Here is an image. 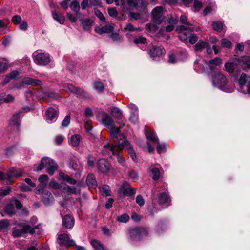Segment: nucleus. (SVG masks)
<instances>
[{
	"instance_id": "20e7f679",
	"label": "nucleus",
	"mask_w": 250,
	"mask_h": 250,
	"mask_svg": "<svg viewBox=\"0 0 250 250\" xmlns=\"http://www.w3.org/2000/svg\"><path fill=\"white\" fill-rule=\"evenodd\" d=\"M44 167H47V173L52 175L55 171L57 169L58 166L54 160L48 157H44L42 158L41 163L38 167L37 170L41 171Z\"/></svg>"
},
{
	"instance_id": "bf43d9fd",
	"label": "nucleus",
	"mask_w": 250,
	"mask_h": 250,
	"mask_svg": "<svg viewBox=\"0 0 250 250\" xmlns=\"http://www.w3.org/2000/svg\"><path fill=\"white\" fill-rule=\"evenodd\" d=\"M9 225V223L7 220H2L0 221V230L6 229Z\"/></svg>"
},
{
	"instance_id": "412c9836",
	"label": "nucleus",
	"mask_w": 250,
	"mask_h": 250,
	"mask_svg": "<svg viewBox=\"0 0 250 250\" xmlns=\"http://www.w3.org/2000/svg\"><path fill=\"white\" fill-rule=\"evenodd\" d=\"M42 200L44 204L48 205L53 201V197L51 193L47 190H44L41 191Z\"/></svg>"
},
{
	"instance_id": "de8ad7c7",
	"label": "nucleus",
	"mask_w": 250,
	"mask_h": 250,
	"mask_svg": "<svg viewBox=\"0 0 250 250\" xmlns=\"http://www.w3.org/2000/svg\"><path fill=\"white\" fill-rule=\"evenodd\" d=\"M225 68L227 72L232 73L234 70V64L233 63L227 62L225 64Z\"/></svg>"
},
{
	"instance_id": "864d4df0",
	"label": "nucleus",
	"mask_w": 250,
	"mask_h": 250,
	"mask_svg": "<svg viewBox=\"0 0 250 250\" xmlns=\"http://www.w3.org/2000/svg\"><path fill=\"white\" fill-rule=\"evenodd\" d=\"M46 186V183H40V184L36 188V193L37 194H41V191L44 190V188Z\"/></svg>"
},
{
	"instance_id": "69168bd1",
	"label": "nucleus",
	"mask_w": 250,
	"mask_h": 250,
	"mask_svg": "<svg viewBox=\"0 0 250 250\" xmlns=\"http://www.w3.org/2000/svg\"><path fill=\"white\" fill-rule=\"evenodd\" d=\"M95 14L96 16L99 18V19L103 21H105V18L104 15L101 12V11L99 10H95Z\"/></svg>"
},
{
	"instance_id": "5fc2aeb1",
	"label": "nucleus",
	"mask_w": 250,
	"mask_h": 250,
	"mask_svg": "<svg viewBox=\"0 0 250 250\" xmlns=\"http://www.w3.org/2000/svg\"><path fill=\"white\" fill-rule=\"evenodd\" d=\"M134 42L136 44H145L146 42V39L143 37H139L134 40Z\"/></svg>"
},
{
	"instance_id": "603ef678",
	"label": "nucleus",
	"mask_w": 250,
	"mask_h": 250,
	"mask_svg": "<svg viewBox=\"0 0 250 250\" xmlns=\"http://www.w3.org/2000/svg\"><path fill=\"white\" fill-rule=\"evenodd\" d=\"M166 151V145L165 144H159L157 147V151L158 153L161 154L164 153Z\"/></svg>"
},
{
	"instance_id": "4468645a",
	"label": "nucleus",
	"mask_w": 250,
	"mask_h": 250,
	"mask_svg": "<svg viewBox=\"0 0 250 250\" xmlns=\"http://www.w3.org/2000/svg\"><path fill=\"white\" fill-rule=\"evenodd\" d=\"M65 88L66 90H68L70 92L76 94L80 96L85 97L87 95V93L83 89L76 87L71 84H66L65 85Z\"/></svg>"
},
{
	"instance_id": "2f4dec72",
	"label": "nucleus",
	"mask_w": 250,
	"mask_h": 250,
	"mask_svg": "<svg viewBox=\"0 0 250 250\" xmlns=\"http://www.w3.org/2000/svg\"><path fill=\"white\" fill-rule=\"evenodd\" d=\"M70 167L74 170H77L79 171H82L83 169V167L80 163H78L75 160H71L69 163Z\"/></svg>"
},
{
	"instance_id": "79ce46f5",
	"label": "nucleus",
	"mask_w": 250,
	"mask_h": 250,
	"mask_svg": "<svg viewBox=\"0 0 250 250\" xmlns=\"http://www.w3.org/2000/svg\"><path fill=\"white\" fill-rule=\"evenodd\" d=\"M81 22L85 30H88L92 23L91 21L89 19L81 20Z\"/></svg>"
},
{
	"instance_id": "0e129e2a",
	"label": "nucleus",
	"mask_w": 250,
	"mask_h": 250,
	"mask_svg": "<svg viewBox=\"0 0 250 250\" xmlns=\"http://www.w3.org/2000/svg\"><path fill=\"white\" fill-rule=\"evenodd\" d=\"M193 7L196 11H199L202 7V2L198 0H195L194 2Z\"/></svg>"
},
{
	"instance_id": "c9c22d12",
	"label": "nucleus",
	"mask_w": 250,
	"mask_h": 250,
	"mask_svg": "<svg viewBox=\"0 0 250 250\" xmlns=\"http://www.w3.org/2000/svg\"><path fill=\"white\" fill-rule=\"evenodd\" d=\"M8 61L3 58H0V73L4 72L8 67Z\"/></svg>"
},
{
	"instance_id": "f257e3e1",
	"label": "nucleus",
	"mask_w": 250,
	"mask_h": 250,
	"mask_svg": "<svg viewBox=\"0 0 250 250\" xmlns=\"http://www.w3.org/2000/svg\"><path fill=\"white\" fill-rule=\"evenodd\" d=\"M125 149L128 150L131 157L134 161L136 162L137 160L136 154L124 136L118 139L117 141L114 140L110 143L104 145L102 150V153L104 155L111 156L116 154V152Z\"/></svg>"
},
{
	"instance_id": "7ed1b4c3",
	"label": "nucleus",
	"mask_w": 250,
	"mask_h": 250,
	"mask_svg": "<svg viewBox=\"0 0 250 250\" xmlns=\"http://www.w3.org/2000/svg\"><path fill=\"white\" fill-rule=\"evenodd\" d=\"M103 123L110 130V134L112 139H114L116 141L121 139L124 136L120 132V127L118 128L114 125L113 121L111 117L106 113H104L102 116Z\"/></svg>"
},
{
	"instance_id": "ddd939ff",
	"label": "nucleus",
	"mask_w": 250,
	"mask_h": 250,
	"mask_svg": "<svg viewBox=\"0 0 250 250\" xmlns=\"http://www.w3.org/2000/svg\"><path fill=\"white\" fill-rule=\"evenodd\" d=\"M137 0H120L121 4L124 11H129L131 8H136Z\"/></svg>"
},
{
	"instance_id": "f3484780",
	"label": "nucleus",
	"mask_w": 250,
	"mask_h": 250,
	"mask_svg": "<svg viewBox=\"0 0 250 250\" xmlns=\"http://www.w3.org/2000/svg\"><path fill=\"white\" fill-rule=\"evenodd\" d=\"M145 133L148 139H150L153 143L157 144L159 143L158 138L157 137L155 133L153 131L149 130L147 126H145Z\"/></svg>"
},
{
	"instance_id": "b1692460",
	"label": "nucleus",
	"mask_w": 250,
	"mask_h": 250,
	"mask_svg": "<svg viewBox=\"0 0 250 250\" xmlns=\"http://www.w3.org/2000/svg\"><path fill=\"white\" fill-rule=\"evenodd\" d=\"M63 191L68 194L80 193V189L77 188L75 187L70 186L67 185H64L62 188Z\"/></svg>"
},
{
	"instance_id": "a18cd8bd",
	"label": "nucleus",
	"mask_w": 250,
	"mask_h": 250,
	"mask_svg": "<svg viewBox=\"0 0 250 250\" xmlns=\"http://www.w3.org/2000/svg\"><path fill=\"white\" fill-rule=\"evenodd\" d=\"M152 178L154 180H157L160 178V171L158 168H153L151 169Z\"/></svg>"
},
{
	"instance_id": "e433bc0d",
	"label": "nucleus",
	"mask_w": 250,
	"mask_h": 250,
	"mask_svg": "<svg viewBox=\"0 0 250 250\" xmlns=\"http://www.w3.org/2000/svg\"><path fill=\"white\" fill-rule=\"evenodd\" d=\"M136 9H145L148 5V2L146 0H137Z\"/></svg>"
},
{
	"instance_id": "f03ea898",
	"label": "nucleus",
	"mask_w": 250,
	"mask_h": 250,
	"mask_svg": "<svg viewBox=\"0 0 250 250\" xmlns=\"http://www.w3.org/2000/svg\"><path fill=\"white\" fill-rule=\"evenodd\" d=\"M212 83L214 86L228 93L232 92L235 89L234 85L228 83L226 77L221 72H215L212 74Z\"/></svg>"
},
{
	"instance_id": "39448f33",
	"label": "nucleus",
	"mask_w": 250,
	"mask_h": 250,
	"mask_svg": "<svg viewBox=\"0 0 250 250\" xmlns=\"http://www.w3.org/2000/svg\"><path fill=\"white\" fill-rule=\"evenodd\" d=\"M38 226H32L29 224H25L22 226L21 229H14L12 232V235L14 237H20L24 236L28 232L31 234L35 233V229L37 228Z\"/></svg>"
},
{
	"instance_id": "37998d69",
	"label": "nucleus",
	"mask_w": 250,
	"mask_h": 250,
	"mask_svg": "<svg viewBox=\"0 0 250 250\" xmlns=\"http://www.w3.org/2000/svg\"><path fill=\"white\" fill-rule=\"evenodd\" d=\"M136 190L134 188H128L124 189L123 194L125 196H130L135 194Z\"/></svg>"
},
{
	"instance_id": "e2e57ef3",
	"label": "nucleus",
	"mask_w": 250,
	"mask_h": 250,
	"mask_svg": "<svg viewBox=\"0 0 250 250\" xmlns=\"http://www.w3.org/2000/svg\"><path fill=\"white\" fill-rule=\"evenodd\" d=\"M136 202L140 206H142L145 204L144 199L142 196H141V195H138L136 197Z\"/></svg>"
},
{
	"instance_id": "9d476101",
	"label": "nucleus",
	"mask_w": 250,
	"mask_h": 250,
	"mask_svg": "<svg viewBox=\"0 0 250 250\" xmlns=\"http://www.w3.org/2000/svg\"><path fill=\"white\" fill-rule=\"evenodd\" d=\"M42 84V82L35 79L29 77L25 78L22 81L15 86L18 89H21L24 85H31L33 86H40Z\"/></svg>"
},
{
	"instance_id": "338daca9",
	"label": "nucleus",
	"mask_w": 250,
	"mask_h": 250,
	"mask_svg": "<svg viewBox=\"0 0 250 250\" xmlns=\"http://www.w3.org/2000/svg\"><path fill=\"white\" fill-rule=\"evenodd\" d=\"M108 13L111 17H116L118 15V12L115 8H108Z\"/></svg>"
},
{
	"instance_id": "4d7b16f0",
	"label": "nucleus",
	"mask_w": 250,
	"mask_h": 250,
	"mask_svg": "<svg viewBox=\"0 0 250 250\" xmlns=\"http://www.w3.org/2000/svg\"><path fill=\"white\" fill-rule=\"evenodd\" d=\"M129 219V216L125 213L118 217V221L120 222L126 223Z\"/></svg>"
},
{
	"instance_id": "c756f323",
	"label": "nucleus",
	"mask_w": 250,
	"mask_h": 250,
	"mask_svg": "<svg viewBox=\"0 0 250 250\" xmlns=\"http://www.w3.org/2000/svg\"><path fill=\"white\" fill-rule=\"evenodd\" d=\"M240 65L244 68H248L250 67V58L248 56H244L241 58L239 62Z\"/></svg>"
},
{
	"instance_id": "aec40b11",
	"label": "nucleus",
	"mask_w": 250,
	"mask_h": 250,
	"mask_svg": "<svg viewBox=\"0 0 250 250\" xmlns=\"http://www.w3.org/2000/svg\"><path fill=\"white\" fill-rule=\"evenodd\" d=\"M170 201L169 196L165 192L160 193L157 195V201L160 205L168 204Z\"/></svg>"
},
{
	"instance_id": "09e8293b",
	"label": "nucleus",
	"mask_w": 250,
	"mask_h": 250,
	"mask_svg": "<svg viewBox=\"0 0 250 250\" xmlns=\"http://www.w3.org/2000/svg\"><path fill=\"white\" fill-rule=\"evenodd\" d=\"M221 42L223 47L230 48L231 47L232 43L231 42L226 39H222Z\"/></svg>"
},
{
	"instance_id": "a878e982",
	"label": "nucleus",
	"mask_w": 250,
	"mask_h": 250,
	"mask_svg": "<svg viewBox=\"0 0 250 250\" xmlns=\"http://www.w3.org/2000/svg\"><path fill=\"white\" fill-rule=\"evenodd\" d=\"M86 183L88 187L95 188L97 186V183L93 174H89L87 177Z\"/></svg>"
},
{
	"instance_id": "f8f14e48",
	"label": "nucleus",
	"mask_w": 250,
	"mask_h": 250,
	"mask_svg": "<svg viewBox=\"0 0 250 250\" xmlns=\"http://www.w3.org/2000/svg\"><path fill=\"white\" fill-rule=\"evenodd\" d=\"M247 82H248V76L244 73L242 74L238 80L240 91L244 94H248L250 95V87L246 85Z\"/></svg>"
},
{
	"instance_id": "393cba45",
	"label": "nucleus",
	"mask_w": 250,
	"mask_h": 250,
	"mask_svg": "<svg viewBox=\"0 0 250 250\" xmlns=\"http://www.w3.org/2000/svg\"><path fill=\"white\" fill-rule=\"evenodd\" d=\"M82 137L79 134L72 135L69 140V144L73 147H76L79 145Z\"/></svg>"
},
{
	"instance_id": "774afa93",
	"label": "nucleus",
	"mask_w": 250,
	"mask_h": 250,
	"mask_svg": "<svg viewBox=\"0 0 250 250\" xmlns=\"http://www.w3.org/2000/svg\"><path fill=\"white\" fill-rule=\"evenodd\" d=\"M67 17L72 22H75L77 21V17L71 13L67 14Z\"/></svg>"
},
{
	"instance_id": "a19ab883",
	"label": "nucleus",
	"mask_w": 250,
	"mask_h": 250,
	"mask_svg": "<svg viewBox=\"0 0 250 250\" xmlns=\"http://www.w3.org/2000/svg\"><path fill=\"white\" fill-rule=\"evenodd\" d=\"M99 191L103 196H108L110 195V191L108 186H103L99 188Z\"/></svg>"
},
{
	"instance_id": "1a4fd4ad",
	"label": "nucleus",
	"mask_w": 250,
	"mask_h": 250,
	"mask_svg": "<svg viewBox=\"0 0 250 250\" xmlns=\"http://www.w3.org/2000/svg\"><path fill=\"white\" fill-rule=\"evenodd\" d=\"M147 232L146 229L142 228H137L130 229L129 231L130 237L131 240H140L143 236H146Z\"/></svg>"
},
{
	"instance_id": "7c9ffc66",
	"label": "nucleus",
	"mask_w": 250,
	"mask_h": 250,
	"mask_svg": "<svg viewBox=\"0 0 250 250\" xmlns=\"http://www.w3.org/2000/svg\"><path fill=\"white\" fill-rule=\"evenodd\" d=\"M222 63V60L221 59L216 57L214 59L211 60L208 62V65L210 69H213L216 66L219 65Z\"/></svg>"
},
{
	"instance_id": "dca6fc26",
	"label": "nucleus",
	"mask_w": 250,
	"mask_h": 250,
	"mask_svg": "<svg viewBox=\"0 0 250 250\" xmlns=\"http://www.w3.org/2000/svg\"><path fill=\"white\" fill-rule=\"evenodd\" d=\"M165 53L163 47L152 46L149 49L148 54L151 57H160Z\"/></svg>"
},
{
	"instance_id": "6e6552de",
	"label": "nucleus",
	"mask_w": 250,
	"mask_h": 250,
	"mask_svg": "<svg viewBox=\"0 0 250 250\" xmlns=\"http://www.w3.org/2000/svg\"><path fill=\"white\" fill-rule=\"evenodd\" d=\"M34 58L35 63L40 65H46L50 62L49 54L45 53H38L34 55Z\"/></svg>"
},
{
	"instance_id": "cd10ccee",
	"label": "nucleus",
	"mask_w": 250,
	"mask_h": 250,
	"mask_svg": "<svg viewBox=\"0 0 250 250\" xmlns=\"http://www.w3.org/2000/svg\"><path fill=\"white\" fill-rule=\"evenodd\" d=\"M90 244L95 250H107L103 244L97 240H91Z\"/></svg>"
},
{
	"instance_id": "49530a36",
	"label": "nucleus",
	"mask_w": 250,
	"mask_h": 250,
	"mask_svg": "<svg viewBox=\"0 0 250 250\" xmlns=\"http://www.w3.org/2000/svg\"><path fill=\"white\" fill-rule=\"evenodd\" d=\"M212 27L214 30L221 32L223 29V24L220 22H214L212 24Z\"/></svg>"
},
{
	"instance_id": "bb28decb",
	"label": "nucleus",
	"mask_w": 250,
	"mask_h": 250,
	"mask_svg": "<svg viewBox=\"0 0 250 250\" xmlns=\"http://www.w3.org/2000/svg\"><path fill=\"white\" fill-rule=\"evenodd\" d=\"M21 111H19L15 113L11 118L10 120V125L12 126H16L18 127L20 124V115Z\"/></svg>"
},
{
	"instance_id": "ea45409f",
	"label": "nucleus",
	"mask_w": 250,
	"mask_h": 250,
	"mask_svg": "<svg viewBox=\"0 0 250 250\" xmlns=\"http://www.w3.org/2000/svg\"><path fill=\"white\" fill-rule=\"evenodd\" d=\"M70 7L73 11L76 12L77 14L79 13L80 7L79 2L77 0L72 1L70 5Z\"/></svg>"
},
{
	"instance_id": "9b49d317",
	"label": "nucleus",
	"mask_w": 250,
	"mask_h": 250,
	"mask_svg": "<svg viewBox=\"0 0 250 250\" xmlns=\"http://www.w3.org/2000/svg\"><path fill=\"white\" fill-rule=\"evenodd\" d=\"M177 30L180 32L179 37L180 39L183 41H186L188 39L187 35H189L191 32L193 31V28L191 26L187 27L186 25H181L177 27Z\"/></svg>"
},
{
	"instance_id": "473e14b6",
	"label": "nucleus",
	"mask_w": 250,
	"mask_h": 250,
	"mask_svg": "<svg viewBox=\"0 0 250 250\" xmlns=\"http://www.w3.org/2000/svg\"><path fill=\"white\" fill-rule=\"evenodd\" d=\"M57 111L52 107L49 108L46 112V115L50 120H53L57 116Z\"/></svg>"
},
{
	"instance_id": "a211bd4d",
	"label": "nucleus",
	"mask_w": 250,
	"mask_h": 250,
	"mask_svg": "<svg viewBox=\"0 0 250 250\" xmlns=\"http://www.w3.org/2000/svg\"><path fill=\"white\" fill-rule=\"evenodd\" d=\"M22 174V171L21 169H15L12 168L10 169L7 174V181L9 183H11L10 179L14 177H19Z\"/></svg>"
},
{
	"instance_id": "c03bdc74",
	"label": "nucleus",
	"mask_w": 250,
	"mask_h": 250,
	"mask_svg": "<svg viewBox=\"0 0 250 250\" xmlns=\"http://www.w3.org/2000/svg\"><path fill=\"white\" fill-rule=\"evenodd\" d=\"M93 86L96 90L99 92H102L104 89V86L101 82L97 81L94 82Z\"/></svg>"
},
{
	"instance_id": "13d9d810",
	"label": "nucleus",
	"mask_w": 250,
	"mask_h": 250,
	"mask_svg": "<svg viewBox=\"0 0 250 250\" xmlns=\"http://www.w3.org/2000/svg\"><path fill=\"white\" fill-rule=\"evenodd\" d=\"M2 99V103H11L13 102L15 100V97L11 94L7 95L5 98Z\"/></svg>"
},
{
	"instance_id": "58836bf2",
	"label": "nucleus",
	"mask_w": 250,
	"mask_h": 250,
	"mask_svg": "<svg viewBox=\"0 0 250 250\" xmlns=\"http://www.w3.org/2000/svg\"><path fill=\"white\" fill-rule=\"evenodd\" d=\"M207 47L208 43L201 40H200L195 45L196 51H202L203 49Z\"/></svg>"
},
{
	"instance_id": "72a5a7b5",
	"label": "nucleus",
	"mask_w": 250,
	"mask_h": 250,
	"mask_svg": "<svg viewBox=\"0 0 250 250\" xmlns=\"http://www.w3.org/2000/svg\"><path fill=\"white\" fill-rule=\"evenodd\" d=\"M60 175L63 181H66L70 184L75 185L77 183L76 180L71 178L68 175L65 174L64 173H60Z\"/></svg>"
},
{
	"instance_id": "6ab92c4d",
	"label": "nucleus",
	"mask_w": 250,
	"mask_h": 250,
	"mask_svg": "<svg viewBox=\"0 0 250 250\" xmlns=\"http://www.w3.org/2000/svg\"><path fill=\"white\" fill-rule=\"evenodd\" d=\"M75 223L74 218L69 215H65L62 219V225L67 229H71Z\"/></svg>"
},
{
	"instance_id": "0eeeda50",
	"label": "nucleus",
	"mask_w": 250,
	"mask_h": 250,
	"mask_svg": "<svg viewBox=\"0 0 250 250\" xmlns=\"http://www.w3.org/2000/svg\"><path fill=\"white\" fill-rule=\"evenodd\" d=\"M153 21L158 24L165 21L166 18L164 15L163 8L161 6H157L152 11Z\"/></svg>"
},
{
	"instance_id": "f704fd0d",
	"label": "nucleus",
	"mask_w": 250,
	"mask_h": 250,
	"mask_svg": "<svg viewBox=\"0 0 250 250\" xmlns=\"http://www.w3.org/2000/svg\"><path fill=\"white\" fill-rule=\"evenodd\" d=\"M111 115L117 119H121L122 116V111L118 108L117 107H113L111 109Z\"/></svg>"
},
{
	"instance_id": "423d86ee",
	"label": "nucleus",
	"mask_w": 250,
	"mask_h": 250,
	"mask_svg": "<svg viewBox=\"0 0 250 250\" xmlns=\"http://www.w3.org/2000/svg\"><path fill=\"white\" fill-rule=\"evenodd\" d=\"M57 241L60 246L65 248L76 245L75 241L70 239V235L68 233L58 234Z\"/></svg>"
},
{
	"instance_id": "5701e85b",
	"label": "nucleus",
	"mask_w": 250,
	"mask_h": 250,
	"mask_svg": "<svg viewBox=\"0 0 250 250\" xmlns=\"http://www.w3.org/2000/svg\"><path fill=\"white\" fill-rule=\"evenodd\" d=\"M113 28V25L108 24L102 27H96L95 28V31L99 34H102L103 33H108L112 32Z\"/></svg>"
},
{
	"instance_id": "8fccbe9b",
	"label": "nucleus",
	"mask_w": 250,
	"mask_h": 250,
	"mask_svg": "<svg viewBox=\"0 0 250 250\" xmlns=\"http://www.w3.org/2000/svg\"><path fill=\"white\" fill-rule=\"evenodd\" d=\"M188 38H189V42L191 44H194L198 40L197 36L194 34H189V35H187Z\"/></svg>"
},
{
	"instance_id": "680f3d73",
	"label": "nucleus",
	"mask_w": 250,
	"mask_h": 250,
	"mask_svg": "<svg viewBox=\"0 0 250 250\" xmlns=\"http://www.w3.org/2000/svg\"><path fill=\"white\" fill-rule=\"evenodd\" d=\"M49 186L55 189H58L61 188V186L58 182L53 180L50 182Z\"/></svg>"
},
{
	"instance_id": "4be33fe9",
	"label": "nucleus",
	"mask_w": 250,
	"mask_h": 250,
	"mask_svg": "<svg viewBox=\"0 0 250 250\" xmlns=\"http://www.w3.org/2000/svg\"><path fill=\"white\" fill-rule=\"evenodd\" d=\"M168 25L166 27V31L167 32L172 31L174 27V25L177 23V20L176 19L172 17H167L165 21H164Z\"/></svg>"
},
{
	"instance_id": "3c124183",
	"label": "nucleus",
	"mask_w": 250,
	"mask_h": 250,
	"mask_svg": "<svg viewBox=\"0 0 250 250\" xmlns=\"http://www.w3.org/2000/svg\"><path fill=\"white\" fill-rule=\"evenodd\" d=\"M70 122V116L66 115L62 123V125L63 127H67Z\"/></svg>"
},
{
	"instance_id": "6e6d98bb",
	"label": "nucleus",
	"mask_w": 250,
	"mask_h": 250,
	"mask_svg": "<svg viewBox=\"0 0 250 250\" xmlns=\"http://www.w3.org/2000/svg\"><path fill=\"white\" fill-rule=\"evenodd\" d=\"M11 192V188L8 187L6 188H0V196H5Z\"/></svg>"
},
{
	"instance_id": "4c0bfd02",
	"label": "nucleus",
	"mask_w": 250,
	"mask_h": 250,
	"mask_svg": "<svg viewBox=\"0 0 250 250\" xmlns=\"http://www.w3.org/2000/svg\"><path fill=\"white\" fill-rule=\"evenodd\" d=\"M6 213L11 216L15 213V208L14 206L12 204H8L5 208Z\"/></svg>"
},
{
	"instance_id": "052dcab7",
	"label": "nucleus",
	"mask_w": 250,
	"mask_h": 250,
	"mask_svg": "<svg viewBox=\"0 0 250 250\" xmlns=\"http://www.w3.org/2000/svg\"><path fill=\"white\" fill-rule=\"evenodd\" d=\"M124 30H128L129 31L132 32L134 31H138L139 30V29L134 28L133 25L131 23H128L126 24V27L125 28Z\"/></svg>"
},
{
	"instance_id": "2eb2a0df",
	"label": "nucleus",
	"mask_w": 250,
	"mask_h": 250,
	"mask_svg": "<svg viewBox=\"0 0 250 250\" xmlns=\"http://www.w3.org/2000/svg\"><path fill=\"white\" fill-rule=\"evenodd\" d=\"M97 167L102 173H106L110 169V164L106 159H101L98 161Z\"/></svg>"
},
{
	"instance_id": "c85d7f7f",
	"label": "nucleus",
	"mask_w": 250,
	"mask_h": 250,
	"mask_svg": "<svg viewBox=\"0 0 250 250\" xmlns=\"http://www.w3.org/2000/svg\"><path fill=\"white\" fill-rule=\"evenodd\" d=\"M53 17L57 21L61 24H63L65 21L64 16L61 13L54 11L52 13Z\"/></svg>"
}]
</instances>
